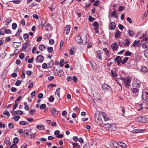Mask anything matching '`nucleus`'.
<instances>
[{"label": "nucleus", "instance_id": "obj_1", "mask_svg": "<svg viewBox=\"0 0 148 148\" xmlns=\"http://www.w3.org/2000/svg\"><path fill=\"white\" fill-rule=\"evenodd\" d=\"M104 128L110 131H115L117 130V128L114 124L106 123L104 125Z\"/></svg>", "mask_w": 148, "mask_h": 148}, {"label": "nucleus", "instance_id": "obj_2", "mask_svg": "<svg viewBox=\"0 0 148 148\" xmlns=\"http://www.w3.org/2000/svg\"><path fill=\"white\" fill-rule=\"evenodd\" d=\"M88 36L87 35H86L85 36V38L86 40V41L85 42H83V40L79 35L76 36L75 37V39L76 42L79 44L81 45L83 44L84 45H85L87 44V42L89 40V39H88Z\"/></svg>", "mask_w": 148, "mask_h": 148}, {"label": "nucleus", "instance_id": "obj_3", "mask_svg": "<svg viewBox=\"0 0 148 148\" xmlns=\"http://www.w3.org/2000/svg\"><path fill=\"white\" fill-rule=\"evenodd\" d=\"M102 88L105 92H108L111 90V88L110 86L106 84H104L103 85Z\"/></svg>", "mask_w": 148, "mask_h": 148}, {"label": "nucleus", "instance_id": "obj_4", "mask_svg": "<svg viewBox=\"0 0 148 148\" xmlns=\"http://www.w3.org/2000/svg\"><path fill=\"white\" fill-rule=\"evenodd\" d=\"M140 82L138 80L135 79H133L132 85L134 87L138 88L140 86Z\"/></svg>", "mask_w": 148, "mask_h": 148}, {"label": "nucleus", "instance_id": "obj_5", "mask_svg": "<svg viewBox=\"0 0 148 148\" xmlns=\"http://www.w3.org/2000/svg\"><path fill=\"white\" fill-rule=\"evenodd\" d=\"M124 82L125 84V86L127 88H129V87L130 86V83L131 82L130 79H128L124 78L123 79Z\"/></svg>", "mask_w": 148, "mask_h": 148}, {"label": "nucleus", "instance_id": "obj_6", "mask_svg": "<svg viewBox=\"0 0 148 148\" xmlns=\"http://www.w3.org/2000/svg\"><path fill=\"white\" fill-rule=\"evenodd\" d=\"M50 112H51L52 115L54 116H56L58 114V112L54 108H51L50 110Z\"/></svg>", "mask_w": 148, "mask_h": 148}, {"label": "nucleus", "instance_id": "obj_7", "mask_svg": "<svg viewBox=\"0 0 148 148\" xmlns=\"http://www.w3.org/2000/svg\"><path fill=\"white\" fill-rule=\"evenodd\" d=\"M140 71L142 73L146 74L148 72V69L146 66H143L141 68Z\"/></svg>", "mask_w": 148, "mask_h": 148}, {"label": "nucleus", "instance_id": "obj_8", "mask_svg": "<svg viewBox=\"0 0 148 148\" xmlns=\"http://www.w3.org/2000/svg\"><path fill=\"white\" fill-rule=\"evenodd\" d=\"M10 112L13 116L17 114L21 115L23 113V111L21 110H18L16 111H14L13 110L11 111Z\"/></svg>", "mask_w": 148, "mask_h": 148}, {"label": "nucleus", "instance_id": "obj_9", "mask_svg": "<svg viewBox=\"0 0 148 148\" xmlns=\"http://www.w3.org/2000/svg\"><path fill=\"white\" fill-rule=\"evenodd\" d=\"M131 90L132 93L134 95H135L136 97L137 96L138 94L139 89L136 88H134L131 89Z\"/></svg>", "mask_w": 148, "mask_h": 148}, {"label": "nucleus", "instance_id": "obj_10", "mask_svg": "<svg viewBox=\"0 0 148 148\" xmlns=\"http://www.w3.org/2000/svg\"><path fill=\"white\" fill-rule=\"evenodd\" d=\"M60 132L58 130H57L55 131L54 134L56 135V137L58 138H60L63 137L64 136L62 134H60Z\"/></svg>", "mask_w": 148, "mask_h": 148}, {"label": "nucleus", "instance_id": "obj_11", "mask_svg": "<svg viewBox=\"0 0 148 148\" xmlns=\"http://www.w3.org/2000/svg\"><path fill=\"white\" fill-rule=\"evenodd\" d=\"M142 98L144 100L148 99V93L145 90H143L142 92Z\"/></svg>", "mask_w": 148, "mask_h": 148}, {"label": "nucleus", "instance_id": "obj_12", "mask_svg": "<svg viewBox=\"0 0 148 148\" xmlns=\"http://www.w3.org/2000/svg\"><path fill=\"white\" fill-rule=\"evenodd\" d=\"M121 60V57L119 56H117L114 59V61L117 63L118 66L119 65Z\"/></svg>", "mask_w": 148, "mask_h": 148}, {"label": "nucleus", "instance_id": "obj_13", "mask_svg": "<svg viewBox=\"0 0 148 148\" xmlns=\"http://www.w3.org/2000/svg\"><path fill=\"white\" fill-rule=\"evenodd\" d=\"M60 88H58L56 90L55 92V96L58 99H60Z\"/></svg>", "mask_w": 148, "mask_h": 148}, {"label": "nucleus", "instance_id": "obj_14", "mask_svg": "<svg viewBox=\"0 0 148 148\" xmlns=\"http://www.w3.org/2000/svg\"><path fill=\"white\" fill-rule=\"evenodd\" d=\"M130 39L127 37H126L125 42L124 43V45L125 47H127L130 45Z\"/></svg>", "mask_w": 148, "mask_h": 148}, {"label": "nucleus", "instance_id": "obj_15", "mask_svg": "<svg viewBox=\"0 0 148 148\" xmlns=\"http://www.w3.org/2000/svg\"><path fill=\"white\" fill-rule=\"evenodd\" d=\"M112 49L113 51L116 50L118 48L117 44L116 43H113L111 45Z\"/></svg>", "mask_w": 148, "mask_h": 148}, {"label": "nucleus", "instance_id": "obj_16", "mask_svg": "<svg viewBox=\"0 0 148 148\" xmlns=\"http://www.w3.org/2000/svg\"><path fill=\"white\" fill-rule=\"evenodd\" d=\"M43 60V57L41 55H39L36 58V60L38 62H42Z\"/></svg>", "mask_w": 148, "mask_h": 148}, {"label": "nucleus", "instance_id": "obj_17", "mask_svg": "<svg viewBox=\"0 0 148 148\" xmlns=\"http://www.w3.org/2000/svg\"><path fill=\"white\" fill-rule=\"evenodd\" d=\"M70 26L69 25H67L64 28V33L68 34L70 32Z\"/></svg>", "mask_w": 148, "mask_h": 148}, {"label": "nucleus", "instance_id": "obj_18", "mask_svg": "<svg viewBox=\"0 0 148 148\" xmlns=\"http://www.w3.org/2000/svg\"><path fill=\"white\" fill-rule=\"evenodd\" d=\"M109 27L111 30H114L116 27L115 24L114 22H111L110 23Z\"/></svg>", "mask_w": 148, "mask_h": 148}, {"label": "nucleus", "instance_id": "obj_19", "mask_svg": "<svg viewBox=\"0 0 148 148\" xmlns=\"http://www.w3.org/2000/svg\"><path fill=\"white\" fill-rule=\"evenodd\" d=\"M31 130H30L28 132H25V131H24L23 136L24 137L27 138V136L29 135H30L31 134Z\"/></svg>", "mask_w": 148, "mask_h": 148}, {"label": "nucleus", "instance_id": "obj_20", "mask_svg": "<svg viewBox=\"0 0 148 148\" xmlns=\"http://www.w3.org/2000/svg\"><path fill=\"white\" fill-rule=\"evenodd\" d=\"M21 42H14L12 44V47L15 48H17L21 45Z\"/></svg>", "mask_w": 148, "mask_h": 148}, {"label": "nucleus", "instance_id": "obj_21", "mask_svg": "<svg viewBox=\"0 0 148 148\" xmlns=\"http://www.w3.org/2000/svg\"><path fill=\"white\" fill-rule=\"evenodd\" d=\"M29 44V43L28 42H26L25 43H24L22 45V49L23 50H25L28 47Z\"/></svg>", "mask_w": 148, "mask_h": 148}, {"label": "nucleus", "instance_id": "obj_22", "mask_svg": "<svg viewBox=\"0 0 148 148\" xmlns=\"http://www.w3.org/2000/svg\"><path fill=\"white\" fill-rule=\"evenodd\" d=\"M97 54V57L100 60H102L101 54L102 53L101 51H96Z\"/></svg>", "mask_w": 148, "mask_h": 148}, {"label": "nucleus", "instance_id": "obj_23", "mask_svg": "<svg viewBox=\"0 0 148 148\" xmlns=\"http://www.w3.org/2000/svg\"><path fill=\"white\" fill-rule=\"evenodd\" d=\"M142 47L144 49H147L148 48V41L147 40L142 45Z\"/></svg>", "mask_w": 148, "mask_h": 148}, {"label": "nucleus", "instance_id": "obj_24", "mask_svg": "<svg viewBox=\"0 0 148 148\" xmlns=\"http://www.w3.org/2000/svg\"><path fill=\"white\" fill-rule=\"evenodd\" d=\"M121 34V32L119 30H117L115 35V37L116 38H118L120 37Z\"/></svg>", "mask_w": 148, "mask_h": 148}, {"label": "nucleus", "instance_id": "obj_25", "mask_svg": "<svg viewBox=\"0 0 148 148\" xmlns=\"http://www.w3.org/2000/svg\"><path fill=\"white\" fill-rule=\"evenodd\" d=\"M19 124L21 125H28L29 123L28 122H26L25 121H22L19 122Z\"/></svg>", "mask_w": 148, "mask_h": 148}, {"label": "nucleus", "instance_id": "obj_26", "mask_svg": "<svg viewBox=\"0 0 148 148\" xmlns=\"http://www.w3.org/2000/svg\"><path fill=\"white\" fill-rule=\"evenodd\" d=\"M51 25L49 24H47L45 26V29L47 31H49L51 29Z\"/></svg>", "mask_w": 148, "mask_h": 148}, {"label": "nucleus", "instance_id": "obj_27", "mask_svg": "<svg viewBox=\"0 0 148 148\" xmlns=\"http://www.w3.org/2000/svg\"><path fill=\"white\" fill-rule=\"evenodd\" d=\"M142 121L143 123H145L148 121V117L142 116Z\"/></svg>", "mask_w": 148, "mask_h": 148}, {"label": "nucleus", "instance_id": "obj_28", "mask_svg": "<svg viewBox=\"0 0 148 148\" xmlns=\"http://www.w3.org/2000/svg\"><path fill=\"white\" fill-rule=\"evenodd\" d=\"M111 15L113 16H114L115 18H117V16L116 10L114 9H113V11L112 12L111 14Z\"/></svg>", "mask_w": 148, "mask_h": 148}, {"label": "nucleus", "instance_id": "obj_29", "mask_svg": "<svg viewBox=\"0 0 148 148\" xmlns=\"http://www.w3.org/2000/svg\"><path fill=\"white\" fill-rule=\"evenodd\" d=\"M36 128L39 130H43L45 129V127L43 125H38Z\"/></svg>", "mask_w": 148, "mask_h": 148}, {"label": "nucleus", "instance_id": "obj_30", "mask_svg": "<svg viewBox=\"0 0 148 148\" xmlns=\"http://www.w3.org/2000/svg\"><path fill=\"white\" fill-rule=\"evenodd\" d=\"M24 39L26 40H28L29 39V36L27 34H24L23 35Z\"/></svg>", "mask_w": 148, "mask_h": 148}, {"label": "nucleus", "instance_id": "obj_31", "mask_svg": "<svg viewBox=\"0 0 148 148\" xmlns=\"http://www.w3.org/2000/svg\"><path fill=\"white\" fill-rule=\"evenodd\" d=\"M54 64V62L53 60H51L49 63H48V68H51L53 66Z\"/></svg>", "mask_w": 148, "mask_h": 148}, {"label": "nucleus", "instance_id": "obj_32", "mask_svg": "<svg viewBox=\"0 0 148 148\" xmlns=\"http://www.w3.org/2000/svg\"><path fill=\"white\" fill-rule=\"evenodd\" d=\"M5 143L7 145H10L11 143L9 141V139L8 138H6L4 140Z\"/></svg>", "mask_w": 148, "mask_h": 148}, {"label": "nucleus", "instance_id": "obj_33", "mask_svg": "<svg viewBox=\"0 0 148 148\" xmlns=\"http://www.w3.org/2000/svg\"><path fill=\"white\" fill-rule=\"evenodd\" d=\"M39 48L41 51L44 50L45 48V46L43 45H40L39 46Z\"/></svg>", "mask_w": 148, "mask_h": 148}, {"label": "nucleus", "instance_id": "obj_34", "mask_svg": "<svg viewBox=\"0 0 148 148\" xmlns=\"http://www.w3.org/2000/svg\"><path fill=\"white\" fill-rule=\"evenodd\" d=\"M140 42V40H135L132 45V46L133 47H134L135 46L137 45Z\"/></svg>", "mask_w": 148, "mask_h": 148}, {"label": "nucleus", "instance_id": "obj_35", "mask_svg": "<svg viewBox=\"0 0 148 148\" xmlns=\"http://www.w3.org/2000/svg\"><path fill=\"white\" fill-rule=\"evenodd\" d=\"M111 73L112 75L114 76V77H116L117 76V74L116 72V69H114L113 70H112L111 71Z\"/></svg>", "mask_w": 148, "mask_h": 148}, {"label": "nucleus", "instance_id": "obj_36", "mask_svg": "<svg viewBox=\"0 0 148 148\" xmlns=\"http://www.w3.org/2000/svg\"><path fill=\"white\" fill-rule=\"evenodd\" d=\"M72 145H73V147L75 148V147L77 148H80V145L78 144L77 143H72Z\"/></svg>", "mask_w": 148, "mask_h": 148}, {"label": "nucleus", "instance_id": "obj_37", "mask_svg": "<svg viewBox=\"0 0 148 148\" xmlns=\"http://www.w3.org/2000/svg\"><path fill=\"white\" fill-rule=\"evenodd\" d=\"M75 50L74 47H72L70 49L69 54L71 55H72L74 54V50Z\"/></svg>", "mask_w": 148, "mask_h": 148}, {"label": "nucleus", "instance_id": "obj_38", "mask_svg": "<svg viewBox=\"0 0 148 148\" xmlns=\"http://www.w3.org/2000/svg\"><path fill=\"white\" fill-rule=\"evenodd\" d=\"M119 146L121 147L122 148H123L125 147L126 145L124 143H122L121 142H119Z\"/></svg>", "mask_w": 148, "mask_h": 148}, {"label": "nucleus", "instance_id": "obj_39", "mask_svg": "<svg viewBox=\"0 0 148 148\" xmlns=\"http://www.w3.org/2000/svg\"><path fill=\"white\" fill-rule=\"evenodd\" d=\"M128 33L129 35L132 37L133 36L134 34V33L133 31L130 30L128 31Z\"/></svg>", "mask_w": 148, "mask_h": 148}, {"label": "nucleus", "instance_id": "obj_40", "mask_svg": "<svg viewBox=\"0 0 148 148\" xmlns=\"http://www.w3.org/2000/svg\"><path fill=\"white\" fill-rule=\"evenodd\" d=\"M3 114L4 115H7L8 117H9L10 116L9 111L7 110H5L3 111Z\"/></svg>", "mask_w": 148, "mask_h": 148}, {"label": "nucleus", "instance_id": "obj_41", "mask_svg": "<svg viewBox=\"0 0 148 148\" xmlns=\"http://www.w3.org/2000/svg\"><path fill=\"white\" fill-rule=\"evenodd\" d=\"M63 72L62 70H60L57 73V75L59 77H61L63 75Z\"/></svg>", "mask_w": 148, "mask_h": 148}, {"label": "nucleus", "instance_id": "obj_42", "mask_svg": "<svg viewBox=\"0 0 148 148\" xmlns=\"http://www.w3.org/2000/svg\"><path fill=\"white\" fill-rule=\"evenodd\" d=\"M8 127L10 129L13 128L14 127V123H9L8 124Z\"/></svg>", "mask_w": 148, "mask_h": 148}, {"label": "nucleus", "instance_id": "obj_43", "mask_svg": "<svg viewBox=\"0 0 148 148\" xmlns=\"http://www.w3.org/2000/svg\"><path fill=\"white\" fill-rule=\"evenodd\" d=\"M100 1L99 0L96 1L93 4V5L94 6H97L100 4Z\"/></svg>", "mask_w": 148, "mask_h": 148}, {"label": "nucleus", "instance_id": "obj_44", "mask_svg": "<svg viewBox=\"0 0 148 148\" xmlns=\"http://www.w3.org/2000/svg\"><path fill=\"white\" fill-rule=\"evenodd\" d=\"M22 32V30L21 28H19L17 31V32L15 34L16 36H19L21 32Z\"/></svg>", "mask_w": 148, "mask_h": 148}, {"label": "nucleus", "instance_id": "obj_45", "mask_svg": "<svg viewBox=\"0 0 148 148\" xmlns=\"http://www.w3.org/2000/svg\"><path fill=\"white\" fill-rule=\"evenodd\" d=\"M128 59L129 58L127 57L125 58L122 61H121V62L122 64H124L127 62Z\"/></svg>", "mask_w": 148, "mask_h": 148}, {"label": "nucleus", "instance_id": "obj_46", "mask_svg": "<svg viewBox=\"0 0 148 148\" xmlns=\"http://www.w3.org/2000/svg\"><path fill=\"white\" fill-rule=\"evenodd\" d=\"M5 29L3 28H1L0 30V34L1 35H3L5 32Z\"/></svg>", "mask_w": 148, "mask_h": 148}, {"label": "nucleus", "instance_id": "obj_47", "mask_svg": "<svg viewBox=\"0 0 148 148\" xmlns=\"http://www.w3.org/2000/svg\"><path fill=\"white\" fill-rule=\"evenodd\" d=\"M19 139L18 138H14L13 140V142L16 144L18 142Z\"/></svg>", "mask_w": 148, "mask_h": 148}, {"label": "nucleus", "instance_id": "obj_48", "mask_svg": "<svg viewBox=\"0 0 148 148\" xmlns=\"http://www.w3.org/2000/svg\"><path fill=\"white\" fill-rule=\"evenodd\" d=\"M88 20L90 22H92L95 20V18L91 16H90L88 17Z\"/></svg>", "mask_w": 148, "mask_h": 148}, {"label": "nucleus", "instance_id": "obj_49", "mask_svg": "<svg viewBox=\"0 0 148 148\" xmlns=\"http://www.w3.org/2000/svg\"><path fill=\"white\" fill-rule=\"evenodd\" d=\"M145 130V129H138L136 130V132L137 133H142L144 132Z\"/></svg>", "mask_w": 148, "mask_h": 148}, {"label": "nucleus", "instance_id": "obj_50", "mask_svg": "<svg viewBox=\"0 0 148 148\" xmlns=\"http://www.w3.org/2000/svg\"><path fill=\"white\" fill-rule=\"evenodd\" d=\"M22 81L20 80H17L15 83V85L17 86H20L21 83Z\"/></svg>", "mask_w": 148, "mask_h": 148}, {"label": "nucleus", "instance_id": "obj_51", "mask_svg": "<svg viewBox=\"0 0 148 148\" xmlns=\"http://www.w3.org/2000/svg\"><path fill=\"white\" fill-rule=\"evenodd\" d=\"M49 100L50 102H52L54 101V98L52 96H51L49 97Z\"/></svg>", "mask_w": 148, "mask_h": 148}, {"label": "nucleus", "instance_id": "obj_52", "mask_svg": "<svg viewBox=\"0 0 148 148\" xmlns=\"http://www.w3.org/2000/svg\"><path fill=\"white\" fill-rule=\"evenodd\" d=\"M20 117L19 116H16L13 117L14 119L16 121H18L19 119L20 118Z\"/></svg>", "mask_w": 148, "mask_h": 148}, {"label": "nucleus", "instance_id": "obj_53", "mask_svg": "<svg viewBox=\"0 0 148 148\" xmlns=\"http://www.w3.org/2000/svg\"><path fill=\"white\" fill-rule=\"evenodd\" d=\"M64 64V59H61L60 61V66H62Z\"/></svg>", "mask_w": 148, "mask_h": 148}, {"label": "nucleus", "instance_id": "obj_54", "mask_svg": "<svg viewBox=\"0 0 148 148\" xmlns=\"http://www.w3.org/2000/svg\"><path fill=\"white\" fill-rule=\"evenodd\" d=\"M99 24L97 21H95L93 23L92 25L95 27H99Z\"/></svg>", "mask_w": 148, "mask_h": 148}, {"label": "nucleus", "instance_id": "obj_55", "mask_svg": "<svg viewBox=\"0 0 148 148\" xmlns=\"http://www.w3.org/2000/svg\"><path fill=\"white\" fill-rule=\"evenodd\" d=\"M47 51L49 53H51L53 51V48L52 47H50L47 49Z\"/></svg>", "mask_w": 148, "mask_h": 148}, {"label": "nucleus", "instance_id": "obj_56", "mask_svg": "<svg viewBox=\"0 0 148 148\" xmlns=\"http://www.w3.org/2000/svg\"><path fill=\"white\" fill-rule=\"evenodd\" d=\"M11 2H12L15 4H18L21 2V1L19 0H13L11 1Z\"/></svg>", "mask_w": 148, "mask_h": 148}, {"label": "nucleus", "instance_id": "obj_57", "mask_svg": "<svg viewBox=\"0 0 148 148\" xmlns=\"http://www.w3.org/2000/svg\"><path fill=\"white\" fill-rule=\"evenodd\" d=\"M12 29L14 30H15L16 28V27L17 26V25L15 23H13L12 24Z\"/></svg>", "mask_w": 148, "mask_h": 148}, {"label": "nucleus", "instance_id": "obj_58", "mask_svg": "<svg viewBox=\"0 0 148 148\" xmlns=\"http://www.w3.org/2000/svg\"><path fill=\"white\" fill-rule=\"evenodd\" d=\"M136 120L138 122L142 123V116H140L137 117L136 119Z\"/></svg>", "mask_w": 148, "mask_h": 148}, {"label": "nucleus", "instance_id": "obj_59", "mask_svg": "<svg viewBox=\"0 0 148 148\" xmlns=\"http://www.w3.org/2000/svg\"><path fill=\"white\" fill-rule=\"evenodd\" d=\"M144 54L145 57L147 58H148V50H145L144 51Z\"/></svg>", "mask_w": 148, "mask_h": 148}, {"label": "nucleus", "instance_id": "obj_60", "mask_svg": "<svg viewBox=\"0 0 148 148\" xmlns=\"http://www.w3.org/2000/svg\"><path fill=\"white\" fill-rule=\"evenodd\" d=\"M125 55L126 56H130L132 55V53L129 51H127L125 53Z\"/></svg>", "mask_w": 148, "mask_h": 148}, {"label": "nucleus", "instance_id": "obj_61", "mask_svg": "<svg viewBox=\"0 0 148 148\" xmlns=\"http://www.w3.org/2000/svg\"><path fill=\"white\" fill-rule=\"evenodd\" d=\"M46 106V105L45 104H41L40 107V109H44Z\"/></svg>", "mask_w": 148, "mask_h": 148}, {"label": "nucleus", "instance_id": "obj_62", "mask_svg": "<svg viewBox=\"0 0 148 148\" xmlns=\"http://www.w3.org/2000/svg\"><path fill=\"white\" fill-rule=\"evenodd\" d=\"M42 68L43 69H46L48 68L47 64L46 63H43L42 65Z\"/></svg>", "mask_w": 148, "mask_h": 148}, {"label": "nucleus", "instance_id": "obj_63", "mask_svg": "<svg viewBox=\"0 0 148 148\" xmlns=\"http://www.w3.org/2000/svg\"><path fill=\"white\" fill-rule=\"evenodd\" d=\"M114 141H111L109 143V145L110 147L112 148H114Z\"/></svg>", "mask_w": 148, "mask_h": 148}, {"label": "nucleus", "instance_id": "obj_64", "mask_svg": "<svg viewBox=\"0 0 148 148\" xmlns=\"http://www.w3.org/2000/svg\"><path fill=\"white\" fill-rule=\"evenodd\" d=\"M54 43V41L53 39H51L49 41V43L51 45H53Z\"/></svg>", "mask_w": 148, "mask_h": 148}]
</instances>
